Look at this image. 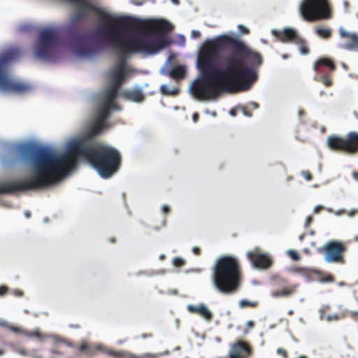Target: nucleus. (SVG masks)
<instances>
[{"label":"nucleus","mask_w":358,"mask_h":358,"mask_svg":"<svg viewBox=\"0 0 358 358\" xmlns=\"http://www.w3.org/2000/svg\"><path fill=\"white\" fill-rule=\"evenodd\" d=\"M262 55L243 41L227 34L206 41L197 56L200 78L192 85L199 99L207 100L224 91L249 90L258 78Z\"/></svg>","instance_id":"f257e3e1"},{"label":"nucleus","mask_w":358,"mask_h":358,"mask_svg":"<svg viewBox=\"0 0 358 358\" xmlns=\"http://www.w3.org/2000/svg\"><path fill=\"white\" fill-rule=\"evenodd\" d=\"M105 127L95 120L85 135L71 140L67 144L66 152L60 155L33 144L20 145L19 153L30 160L34 173L29 178L1 184L3 193L37 190L58 182L76 167L77 159L75 154L80 152L79 145L85 143V147L90 149L100 145L96 142L94 136Z\"/></svg>","instance_id":"f03ea898"},{"label":"nucleus","mask_w":358,"mask_h":358,"mask_svg":"<svg viewBox=\"0 0 358 358\" xmlns=\"http://www.w3.org/2000/svg\"><path fill=\"white\" fill-rule=\"evenodd\" d=\"M79 145L80 152L75 154L76 159L85 158L102 178H108L119 169L122 159L117 149L103 145H96L90 149L85 147V143Z\"/></svg>","instance_id":"7ed1b4c3"},{"label":"nucleus","mask_w":358,"mask_h":358,"mask_svg":"<svg viewBox=\"0 0 358 358\" xmlns=\"http://www.w3.org/2000/svg\"><path fill=\"white\" fill-rule=\"evenodd\" d=\"M212 282L220 292L235 293L241 282V267L238 258L223 255L218 258L212 269Z\"/></svg>","instance_id":"20e7f679"},{"label":"nucleus","mask_w":358,"mask_h":358,"mask_svg":"<svg viewBox=\"0 0 358 358\" xmlns=\"http://www.w3.org/2000/svg\"><path fill=\"white\" fill-rule=\"evenodd\" d=\"M20 49L13 48L0 55V90L19 94L26 93L31 90L29 84L12 80L8 72V64L21 56Z\"/></svg>","instance_id":"39448f33"},{"label":"nucleus","mask_w":358,"mask_h":358,"mask_svg":"<svg viewBox=\"0 0 358 358\" xmlns=\"http://www.w3.org/2000/svg\"><path fill=\"white\" fill-rule=\"evenodd\" d=\"M59 43L58 32L53 29L46 28L40 31L38 38L35 45L36 57L50 60L55 53Z\"/></svg>","instance_id":"423d86ee"},{"label":"nucleus","mask_w":358,"mask_h":358,"mask_svg":"<svg viewBox=\"0 0 358 358\" xmlns=\"http://www.w3.org/2000/svg\"><path fill=\"white\" fill-rule=\"evenodd\" d=\"M299 10L303 18L309 22L329 19L331 17L327 0H303Z\"/></svg>","instance_id":"0eeeda50"},{"label":"nucleus","mask_w":358,"mask_h":358,"mask_svg":"<svg viewBox=\"0 0 358 358\" xmlns=\"http://www.w3.org/2000/svg\"><path fill=\"white\" fill-rule=\"evenodd\" d=\"M327 145L332 150L357 154L358 153V132L350 131L345 138L329 136L327 138Z\"/></svg>","instance_id":"6e6552de"},{"label":"nucleus","mask_w":358,"mask_h":358,"mask_svg":"<svg viewBox=\"0 0 358 358\" xmlns=\"http://www.w3.org/2000/svg\"><path fill=\"white\" fill-rule=\"evenodd\" d=\"M348 250L347 245L339 241H330L319 252L324 255V259L328 263L344 264L345 262L344 255Z\"/></svg>","instance_id":"1a4fd4ad"},{"label":"nucleus","mask_w":358,"mask_h":358,"mask_svg":"<svg viewBox=\"0 0 358 358\" xmlns=\"http://www.w3.org/2000/svg\"><path fill=\"white\" fill-rule=\"evenodd\" d=\"M79 350L87 355H94L98 351L103 352L113 358H125L126 352L124 351H116L113 350L106 349L101 344L92 345L87 343H82L79 347Z\"/></svg>","instance_id":"9d476101"},{"label":"nucleus","mask_w":358,"mask_h":358,"mask_svg":"<svg viewBox=\"0 0 358 358\" xmlns=\"http://www.w3.org/2000/svg\"><path fill=\"white\" fill-rule=\"evenodd\" d=\"M248 259L253 266L260 269H268L273 265V260L269 255L261 253L258 250L249 251L247 253Z\"/></svg>","instance_id":"9b49d317"},{"label":"nucleus","mask_w":358,"mask_h":358,"mask_svg":"<svg viewBox=\"0 0 358 358\" xmlns=\"http://www.w3.org/2000/svg\"><path fill=\"white\" fill-rule=\"evenodd\" d=\"M252 354V348L250 345L239 340L231 345L229 352V358H248Z\"/></svg>","instance_id":"f8f14e48"},{"label":"nucleus","mask_w":358,"mask_h":358,"mask_svg":"<svg viewBox=\"0 0 358 358\" xmlns=\"http://www.w3.org/2000/svg\"><path fill=\"white\" fill-rule=\"evenodd\" d=\"M272 34L282 43H295L299 36L297 32L292 28H286L283 30H272Z\"/></svg>","instance_id":"ddd939ff"},{"label":"nucleus","mask_w":358,"mask_h":358,"mask_svg":"<svg viewBox=\"0 0 358 358\" xmlns=\"http://www.w3.org/2000/svg\"><path fill=\"white\" fill-rule=\"evenodd\" d=\"M339 34L341 38H346L348 40V41L343 45L345 49L358 52V34L349 33L343 29H339Z\"/></svg>","instance_id":"4468645a"},{"label":"nucleus","mask_w":358,"mask_h":358,"mask_svg":"<svg viewBox=\"0 0 358 358\" xmlns=\"http://www.w3.org/2000/svg\"><path fill=\"white\" fill-rule=\"evenodd\" d=\"M187 310L191 313L198 314L207 321H211L213 319V313L204 304L199 306L189 305Z\"/></svg>","instance_id":"2eb2a0df"},{"label":"nucleus","mask_w":358,"mask_h":358,"mask_svg":"<svg viewBox=\"0 0 358 358\" xmlns=\"http://www.w3.org/2000/svg\"><path fill=\"white\" fill-rule=\"evenodd\" d=\"M324 67L329 69L330 71H334L336 69V66L332 59L327 57H321L315 63L314 70L317 73H323V68Z\"/></svg>","instance_id":"dca6fc26"},{"label":"nucleus","mask_w":358,"mask_h":358,"mask_svg":"<svg viewBox=\"0 0 358 358\" xmlns=\"http://www.w3.org/2000/svg\"><path fill=\"white\" fill-rule=\"evenodd\" d=\"M297 287L296 285H289L282 289L273 291L271 295L275 298L289 297L296 292Z\"/></svg>","instance_id":"f3484780"},{"label":"nucleus","mask_w":358,"mask_h":358,"mask_svg":"<svg viewBox=\"0 0 358 358\" xmlns=\"http://www.w3.org/2000/svg\"><path fill=\"white\" fill-rule=\"evenodd\" d=\"M119 88V87L112 85L107 90L106 93V99L103 103V105H108V106L114 108H115L116 103L115 100L117 96Z\"/></svg>","instance_id":"a211bd4d"},{"label":"nucleus","mask_w":358,"mask_h":358,"mask_svg":"<svg viewBox=\"0 0 358 358\" xmlns=\"http://www.w3.org/2000/svg\"><path fill=\"white\" fill-rule=\"evenodd\" d=\"M113 108L108 105L102 104L98 110L96 121L106 126V121L110 115V109Z\"/></svg>","instance_id":"6ab92c4d"},{"label":"nucleus","mask_w":358,"mask_h":358,"mask_svg":"<svg viewBox=\"0 0 358 358\" xmlns=\"http://www.w3.org/2000/svg\"><path fill=\"white\" fill-rule=\"evenodd\" d=\"M124 96L127 99L136 102H141L145 99L143 92L139 90L127 91L124 93Z\"/></svg>","instance_id":"aec40b11"},{"label":"nucleus","mask_w":358,"mask_h":358,"mask_svg":"<svg viewBox=\"0 0 358 358\" xmlns=\"http://www.w3.org/2000/svg\"><path fill=\"white\" fill-rule=\"evenodd\" d=\"M186 70L182 66H176L173 67L169 72V76L176 80L182 79L185 77Z\"/></svg>","instance_id":"412c9836"},{"label":"nucleus","mask_w":358,"mask_h":358,"mask_svg":"<svg viewBox=\"0 0 358 358\" xmlns=\"http://www.w3.org/2000/svg\"><path fill=\"white\" fill-rule=\"evenodd\" d=\"M315 34L324 38V39H329L331 36V30L329 28H322V27H317L315 28Z\"/></svg>","instance_id":"4be33fe9"},{"label":"nucleus","mask_w":358,"mask_h":358,"mask_svg":"<svg viewBox=\"0 0 358 358\" xmlns=\"http://www.w3.org/2000/svg\"><path fill=\"white\" fill-rule=\"evenodd\" d=\"M294 43L299 45L300 52L302 55H307L309 53L310 50L306 45V42L301 37L299 36Z\"/></svg>","instance_id":"5701e85b"},{"label":"nucleus","mask_w":358,"mask_h":358,"mask_svg":"<svg viewBox=\"0 0 358 358\" xmlns=\"http://www.w3.org/2000/svg\"><path fill=\"white\" fill-rule=\"evenodd\" d=\"M161 92L165 95H176L179 92L178 88L170 89L166 85H163L160 87Z\"/></svg>","instance_id":"b1692460"},{"label":"nucleus","mask_w":358,"mask_h":358,"mask_svg":"<svg viewBox=\"0 0 358 358\" xmlns=\"http://www.w3.org/2000/svg\"><path fill=\"white\" fill-rule=\"evenodd\" d=\"M239 307L241 308H256L258 306V302L251 301L247 299H242L238 303Z\"/></svg>","instance_id":"393cba45"},{"label":"nucleus","mask_w":358,"mask_h":358,"mask_svg":"<svg viewBox=\"0 0 358 358\" xmlns=\"http://www.w3.org/2000/svg\"><path fill=\"white\" fill-rule=\"evenodd\" d=\"M319 80L321 83H322L326 87H330L333 84L332 77L330 74L323 75Z\"/></svg>","instance_id":"a878e982"},{"label":"nucleus","mask_w":358,"mask_h":358,"mask_svg":"<svg viewBox=\"0 0 358 358\" xmlns=\"http://www.w3.org/2000/svg\"><path fill=\"white\" fill-rule=\"evenodd\" d=\"M173 264L176 267H181L185 264V261L180 257H176L173 259Z\"/></svg>","instance_id":"bb28decb"},{"label":"nucleus","mask_w":358,"mask_h":358,"mask_svg":"<svg viewBox=\"0 0 358 358\" xmlns=\"http://www.w3.org/2000/svg\"><path fill=\"white\" fill-rule=\"evenodd\" d=\"M287 253L289 257H291L294 260L297 261L300 259L299 255L295 250H289Z\"/></svg>","instance_id":"cd10ccee"},{"label":"nucleus","mask_w":358,"mask_h":358,"mask_svg":"<svg viewBox=\"0 0 358 358\" xmlns=\"http://www.w3.org/2000/svg\"><path fill=\"white\" fill-rule=\"evenodd\" d=\"M302 176L307 181H310L313 180V175L308 171H304L302 172Z\"/></svg>","instance_id":"c85d7f7f"},{"label":"nucleus","mask_w":358,"mask_h":358,"mask_svg":"<svg viewBox=\"0 0 358 358\" xmlns=\"http://www.w3.org/2000/svg\"><path fill=\"white\" fill-rule=\"evenodd\" d=\"M277 353H278V355L282 357L283 358H288L287 352L284 348H278L277 350Z\"/></svg>","instance_id":"c756f323"},{"label":"nucleus","mask_w":358,"mask_h":358,"mask_svg":"<svg viewBox=\"0 0 358 358\" xmlns=\"http://www.w3.org/2000/svg\"><path fill=\"white\" fill-rule=\"evenodd\" d=\"M239 31L243 34H248L250 33L249 29L242 24L238 26Z\"/></svg>","instance_id":"7c9ffc66"},{"label":"nucleus","mask_w":358,"mask_h":358,"mask_svg":"<svg viewBox=\"0 0 358 358\" xmlns=\"http://www.w3.org/2000/svg\"><path fill=\"white\" fill-rule=\"evenodd\" d=\"M292 271L294 273H306V268L303 267H294L292 268Z\"/></svg>","instance_id":"2f4dec72"},{"label":"nucleus","mask_w":358,"mask_h":358,"mask_svg":"<svg viewBox=\"0 0 358 358\" xmlns=\"http://www.w3.org/2000/svg\"><path fill=\"white\" fill-rule=\"evenodd\" d=\"M341 317H340L339 315H338L336 314H334V315H328L327 317V320L329 321V322H331V321H333V320H338Z\"/></svg>","instance_id":"473e14b6"},{"label":"nucleus","mask_w":358,"mask_h":358,"mask_svg":"<svg viewBox=\"0 0 358 358\" xmlns=\"http://www.w3.org/2000/svg\"><path fill=\"white\" fill-rule=\"evenodd\" d=\"M313 218L311 215L310 216H308L306 220V222H305V224H304V227L306 228H308L309 227V226L311 224V223L313 222Z\"/></svg>","instance_id":"72a5a7b5"},{"label":"nucleus","mask_w":358,"mask_h":358,"mask_svg":"<svg viewBox=\"0 0 358 358\" xmlns=\"http://www.w3.org/2000/svg\"><path fill=\"white\" fill-rule=\"evenodd\" d=\"M8 291V287L5 286V285H2V286H0V296H3L4 294H6Z\"/></svg>","instance_id":"f704fd0d"},{"label":"nucleus","mask_w":358,"mask_h":358,"mask_svg":"<svg viewBox=\"0 0 358 358\" xmlns=\"http://www.w3.org/2000/svg\"><path fill=\"white\" fill-rule=\"evenodd\" d=\"M27 335L29 337H41V334L38 331H31L29 333H27Z\"/></svg>","instance_id":"c9c22d12"},{"label":"nucleus","mask_w":358,"mask_h":358,"mask_svg":"<svg viewBox=\"0 0 358 358\" xmlns=\"http://www.w3.org/2000/svg\"><path fill=\"white\" fill-rule=\"evenodd\" d=\"M201 36V33L199 31L197 30H193L192 31V37L194 38H198Z\"/></svg>","instance_id":"e433bc0d"},{"label":"nucleus","mask_w":358,"mask_h":358,"mask_svg":"<svg viewBox=\"0 0 358 358\" xmlns=\"http://www.w3.org/2000/svg\"><path fill=\"white\" fill-rule=\"evenodd\" d=\"M13 294L16 296H22L24 295V292L20 289H15L13 291Z\"/></svg>","instance_id":"4c0bfd02"},{"label":"nucleus","mask_w":358,"mask_h":358,"mask_svg":"<svg viewBox=\"0 0 358 358\" xmlns=\"http://www.w3.org/2000/svg\"><path fill=\"white\" fill-rule=\"evenodd\" d=\"M192 252L196 255H201V249L199 247H194L192 248Z\"/></svg>","instance_id":"58836bf2"},{"label":"nucleus","mask_w":358,"mask_h":358,"mask_svg":"<svg viewBox=\"0 0 358 358\" xmlns=\"http://www.w3.org/2000/svg\"><path fill=\"white\" fill-rule=\"evenodd\" d=\"M255 322L250 320L247 322L246 327L248 329H252L255 327Z\"/></svg>","instance_id":"ea45409f"},{"label":"nucleus","mask_w":358,"mask_h":358,"mask_svg":"<svg viewBox=\"0 0 358 358\" xmlns=\"http://www.w3.org/2000/svg\"><path fill=\"white\" fill-rule=\"evenodd\" d=\"M322 209H323V206H317L314 208V213H318Z\"/></svg>","instance_id":"a19ab883"},{"label":"nucleus","mask_w":358,"mask_h":358,"mask_svg":"<svg viewBox=\"0 0 358 358\" xmlns=\"http://www.w3.org/2000/svg\"><path fill=\"white\" fill-rule=\"evenodd\" d=\"M357 213V210H352L348 212V215L350 217H353L355 216L356 214Z\"/></svg>","instance_id":"79ce46f5"},{"label":"nucleus","mask_w":358,"mask_h":358,"mask_svg":"<svg viewBox=\"0 0 358 358\" xmlns=\"http://www.w3.org/2000/svg\"><path fill=\"white\" fill-rule=\"evenodd\" d=\"M199 117V115L196 113H194L192 115V119H193L194 122H195L198 121Z\"/></svg>","instance_id":"37998d69"},{"label":"nucleus","mask_w":358,"mask_h":358,"mask_svg":"<svg viewBox=\"0 0 358 358\" xmlns=\"http://www.w3.org/2000/svg\"><path fill=\"white\" fill-rule=\"evenodd\" d=\"M162 210L164 213H168L170 211V208L168 206H164Z\"/></svg>","instance_id":"c03bdc74"},{"label":"nucleus","mask_w":358,"mask_h":358,"mask_svg":"<svg viewBox=\"0 0 358 358\" xmlns=\"http://www.w3.org/2000/svg\"><path fill=\"white\" fill-rule=\"evenodd\" d=\"M69 327L71 328H74V329H79V328H80V325L78 324H70Z\"/></svg>","instance_id":"a18cd8bd"},{"label":"nucleus","mask_w":358,"mask_h":358,"mask_svg":"<svg viewBox=\"0 0 358 358\" xmlns=\"http://www.w3.org/2000/svg\"><path fill=\"white\" fill-rule=\"evenodd\" d=\"M351 315L354 318L357 319L358 318V312L357 311L352 312Z\"/></svg>","instance_id":"49530a36"},{"label":"nucleus","mask_w":358,"mask_h":358,"mask_svg":"<svg viewBox=\"0 0 358 358\" xmlns=\"http://www.w3.org/2000/svg\"><path fill=\"white\" fill-rule=\"evenodd\" d=\"M352 176L354 179L358 181V172H353Z\"/></svg>","instance_id":"de8ad7c7"},{"label":"nucleus","mask_w":358,"mask_h":358,"mask_svg":"<svg viewBox=\"0 0 358 358\" xmlns=\"http://www.w3.org/2000/svg\"><path fill=\"white\" fill-rule=\"evenodd\" d=\"M243 112H244V114H245V115H248V116H251V115H252V113H251L250 112H248V111L246 110V109H245V110H243Z\"/></svg>","instance_id":"09e8293b"},{"label":"nucleus","mask_w":358,"mask_h":358,"mask_svg":"<svg viewBox=\"0 0 358 358\" xmlns=\"http://www.w3.org/2000/svg\"><path fill=\"white\" fill-rule=\"evenodd\" d=\"M109 241H110V243H115V242H116V239H115V238L112 237V238H109Z\"/></svg>","instance_id":"8fccbe9b"},{"label":"nucleus","mask_w":358,"mask_h":358,"mask_svg":"<svg viewBox=\"0 0 358 358\" xmlns=\"http://www.w3.org/2000/svg\"><path fill=\"white\" fill-rule=\"evenodd\" d=\"M165 258H166V256H165L164 255H161L159 256V259H160L161 260H164Z\"/></svg>","instance_id":"3c124183"},{"label":"nucleus","mask_w":358,"mask_h":358,"mask_svg":"<svg viewBox=\"0 0 358 358\" xmlns=\"http://www.w3.org/2000/svg\"><path fill=\"white\" fill-rule=\"evenodd\" d=\"M252 104L254 106V108H258V103H255V102H252Z\"/></svg>","instance_id":"603ef678"},{"label":"nucleus","mask_w":358,"mask_h":358,"mask_svg":"<svg viewBox=\"0 0 358 358\" xmlns=\"http://www.w3.org/2000/svg\"><path fill=\"white\" fill-rule=\"evenodd\" d=\"M5 353V351L2 349H0V356L3 355Z\"/></svg>","instance_id":"864d4df0"},{"label":"nucleus","mask_w":358,"mask_h":358,"mask_svg":"<svg viewBox=\"0 0 358 358\" xmlns=\"http://www.w3.org/2000/svg\"><path fill=\"white\" fill-rule=\"evenodd\" d=\"M304 236H305V234H302V235H301V236H299V239H300V241H302V240L303 239Z\"/></svg>","instance_id":"5fc2aeb1"},{"label":"nucleus","mask_w":358,"mask_h":358,"mask_svg":"<svg viewBox=\"0 0 358 358\" xmlns=\"http://www.w3.org/2000/svg\"><path fill=\"white\" fill-rule=\"evenodd\" d=\"M172 1H173L175 4H178V3H179V0H172Z\"/></svg>","instance_id":"6e6d98bb"},{"label":"nucleus","mask_w":358,"mask_h":358,"mask_svg":"<svg viewBox=\"0 0 358 358\" xmlns=\"http://www.w3.org/2000/svg\"><path fill=\"white\" fill-rule=\"evenodd\" d=\"M0 194H4L3 191V189H2V187H1V185H0Z\"/></svg>","instance_id":"4d7b16f0"},{"label":"nucleus","mask_w":358,"mask_h":358,"mask_svg":"<svg viewBox=\"0 0 358 358\" xmlns=\"http://www.w3.org/2000/svg\"><path fill=\"white\" fill-rule=\"evenodd\" d=\"M298 358H308V357H306L305 355H301V356L299 357Z\"/></svg>","instance_id":"13d9d810"},{"label":"nucleus","mask_w":358,"mask_h":358,"mask_svg":"<svg viewBox=\"0 0 358 358\" xmlns=\"http://www.w3.org/2000/svg\"><path fill=\"white\" fill-rule=\"evenodd\" d=\"M303 113H304V112H303V110H300V111H299V115H303Z\"/></svg>","instance_id":"bf43d9fd"},{"label":"nucleus","mask_w":358,"mask_h":358,"mask_svg":"<svg viewBox=\"0 0 358 358\" xmlns=\"http://www.w3.org/2000/svg\"><path fill=\"white\" fill-rule=\"evenodd\" d=\"M66 343L68 345H69V346H72V344H71V343H67V342H66Z\"/></svg>","instance_id":"052dcab7"},{"label":"nucleus","mask_w":358,"mask_h":358,"mask_svg":"<svg viewBox=\"0 0 358 358\" xmlns=\"http://www.w3.org/2000/svg\"><path fill=\"white\" fill-rule=\"evenodd\" d=\"M282 57L285 59V58L287 57V55H283Z\"/></svg>","instance_id":"680f3d73"},{"label":"nucleus","mask_w":358,"mask_h":358,"mask_svg":"<svg viewBox=\"0 0 358 358\" xmlns=\"http://www.w3.org/2000/svg\"><path fill=\"white\" fill-rule=\"evenodd\" d=\"M357 210V213H358V209Z\"/></svg>","instance_id":"e2e57ef3"}]
</instances>
